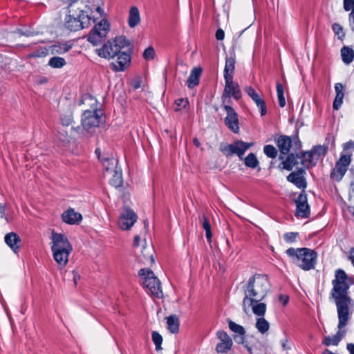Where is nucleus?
I'll return each instance as SVG.
<instances>
[{
    "label": "nucleus",
    "mask_w": 354,
    "mask_h": 354,
    "mask_svg": "<svg viewBox=\"0 0 354 354\" xmlns=\"http://www.w3.org/2000/svg\"><path fill=\"white\" fill-rule=\"evenodd\" d=\"M66 64V60L60 57L54 56L48 61V65L53 68H60Z\"/></svg>",
    "instance_id": "a19ab883"
},
{
    "label": "nucleus",
    "mask_w": 354,
    "mask_h": 354,
    "mask_svg": "<svg viewBox=\"0 0 354 354\" xmlns=\"http://www.w3.org/2000/svg\"><path fill=\"white\" fill-rule=\"evenodd\" d=\"M296 216L302 218H308L310 215V207L307 202V196L303 191L296 200Z\"/></svg>",
    "instance_id": "2eb2a0df"
},
{
    "label": "nucleus",
    "mask_w": 354,
    "mask_h": 354,
    "mask_svg": "<svg viewBox=\"0 0 354 354\" xmlns=\"http://www.w3.org/2000/svg\"><path fill=\"white\" fill-rule=\"evenodd\" d=\"M256 19L254 9L250 6L248 10L241 12L238 16L237 22L242 26H245V30L253 24Z\"/></svg>",
    "instance_id": "f3484780"
},
{
    "label": "nucleus",
    "mask_w": 354,
    "mask_h": 354,
    "mask_svg": "<svg viewBox=\"0 0 354 354\" xmlns=\"http://www.w3.org/2000/svg\"><path fill=\"white\" fill-rule=\"evenodd\" d=\"M350 162L351 158L349 156H342L336 162L334 169L330 173L331 179L339 181L347 171Z\"/></svg>",
    "instance_id": "9d476101"
},
{
    "label": "nucleus",
    "mask_w": 354,
    "mask_h": 354,
    "mask_svg": "<svg viewBox=\"0 0 354 354\" xmlns=\"http://www.w3.org/2000/svg\"><path fill=\"white\" fill-rule=\"evenodd\" d=\"M167 328L171 333H177L179 330L180 322L177 316L171 315L167 317Z\"/></svg>",
    "instance_id": "7c9ffc66"
},
{
    "label": "nucleus",
    "mask_w": 354,
    "mask_h": 354,
    "mask_svg": "<svg viewBox=\"0 0 354 354\" xmlns=\"http://www.w3.org/2000/svg\"><path fill=\"white\" fill-rule=\"evenodd\" d=\"M228 324H229L230 329L232 331H233L235 333V335H238V334L245 335V331L244 328L242 326L237 324L231 320H230L228 322Z\"/></svg>",
    "instance_id": "49530a36"
},
{
    "label": "nucleus",
    "mask_w": 354,
    "mask_h": 354,
    "mask_svg": "<svg viewBox=\"0 0 354 354\" xmlns=\"http://www.w3.org/2000/svg\"><path fill=\"white\" fill-rule=\"evenodd\" d=\"M292 141L288 136H281L277 140V146L281 151L279 159L283 160L284 157L282 155H286L289 153L291 147Z\"/></svg>",
    "instance_id": "b1692460"
},
{
    "label": "nucleus",
    "mask_w": 354,
    "mask_h": 354,
    "mask_svg": "<svg viewBox=\"0 0 354 354\" xmlns=\"http://www.w3.org/2000/svg\"><path fill=\"white\" fill-rule=\"evenodd\" d=\"M298 157H299V155L295 156L293 153L289 154L286 160H283L281 162L283 168L288 171L292 170L293 167L298 163Z\"/></svg>",
    "instance_id": "c9c22d12"
},
{
    "label": "nucleus",
    "mask_w": 354,
    "mask_h": 354,
    "mask_svg": "<svg viewBox=\"0 0 354 354\" xmlns=\"http://www.w3.org/2000/svg\"><path fill=\"white\" fill-rule=\"evenodd\" d=\"M82 104H89L93 111L86 110L82 115V125L84 133L91 136L96 131L100 124L103 122L102 112L96 110V100L90 95H84L81 100Z\"/></svg>",
    "instance_id": "20e7f679"
},
{
    "label": "nucleus",
    "mask_w": 354,
    "mask_h": 354,
    "mask_svg": "<svg viewBox=\"0 0 354 354\" xmlns=\"http://www.w3.org/2000/svg\"><path fill=\"white\" fill-rule=\"evenodd\" d=\"M252 308V313L258 317H264L266 312V304L260 301L252 302V305H247L248 310Z\"/></svg>",
    "instance_id": "cd10ccee"
},
{
    "label": "nucleus",
    "mask_w": 354,
    "mask_h": 354,
    "mask_svg": "<svg viewBox=\"0 0 354 354\" xmlns=\"http://www.w3.org/2000/svg\"><path fill=\"white\" fill-rule=\"evenodd\" d=\"M155 50L153 47L149 46L143 53V57L146 60H151L155 57Z\"/></svg>",
    "instance_id": "3c124183"
},
{
    "label": "nucleus",
    "mask_w": 354,
    "mask_h": 354,
    "mask_svg": "<svg viewBox=\"0 0 354 354\" xmlns=\"http://www.w3.org/2000/svg\"><path fill=\"white\" fill-rule=\"evenodd\" d=\"M354 8V0H344V8L348 11Z\"/></svg>",
    "instance_id": "13d9d810"
},
{
    "label": "nucleus",
    "mask_w": 354,
    "mask_h": 354,
    "mask_svg": "<svg viewBox=\"0 0 354 354\" xmlns=\"http://www.w3.org/2000/svg\"><path fill=\"white\" fill-rule=\"evenodd\" d=\"M139 276L142 278V283L144 288L151 295L158 298H161L163 296L160 282L151 270L146 268L140 270Z\"/></svg>",
    "instance_id": "0eeeda50"
},
{
    "label": "nucleus",
    "mask_w": 354,
    "mask_h": 354,
    "mask_svg": "<svg viewBox=\"0 0 354 354\" xmlns=\"http://www.w3.org/2000/svg\"><path fill=\"white\" fill-rule=\"evenodd\" d=\"M225 85L222 95V98H230L233 97L235 100H239L241 97V92L239 84L233 82V78L225 79Z\"/></svg>",
    "instance_id": "f8f14e48"
},
{
    "label": "nucleus",
    "mask_w": 354,
    "mask_h": 354,
    "mask_svg": "<svg viewBox=\"0 0 354 354\" xmlns=\"http://www.w3.org/2000/svg\"><path fill=\"white\" fill-rule=\"evenodd\" d=\"M304 172V170L300 169L297 172L290 173L287 177V179L299 188H305L306 187V183L304 178L302 176Z\"/></svg>",
    "instance_id": "5701e85b"
},
{
    "label": "nucleus",
    "mask_w": 354,
    "mask_h": 354,
    "mask_svg": "<svg viewBox=\"0 0 354 354\" xmlns=\"http://www.w3.org/2000/svg\"><path fill=\"white\" fill-rule=\"evenodd\" d=\"M68 15L65 18L64 26L71 31H77L91 26V17L88 15V7L86 2L70 3Z\"/></svg>",
    "instance_id": "7ed1b4c3"
},
{
    "label": "nucleus",
    "mask_w": 354,
    "mask_h": 354,
    "mask_svg": "<svg viewBox=\"0 0 354 354\" xmlns=\"http://www.w3.org/2000/svg\"><path fill=\"white\" fill-rule=\"evenodd\" d=\"M201 224H202V227L205 230L206 238L207 239L208 241L210 242L212 236V234L211 232V225H210L209 220L205 215H203V216H202Z\"/></svg>",
    "instance_id": "37998d69"
},
{
    "label": "nucleus",
    "mask_w": 354,
    "mask_h": 354,
    "mask_svg": "<svg viewBox=\"0 0 354 354\" xmlns=\"http://www.w3.org/2000/svg\"><path fill=\"white\" fill-rule=\"evenodd\" d=\"M215 36H216V39L220 40V41L223 40L225 37L224 31L221 28L218 29L216 32Z\"/></svg>",
    "instance_id": "052dcab7"
},
{
    "label": "nucleus",
    "mask_w": 354,
    "mask_h": 354,
    "mask_svg": "<svg viewBox=\"0 0 354 354\" xmlns=\"http://www.w3.org/2000/svg\"><path fill=\"white\" fill-rule=\"evenodd\" d=\"M217 337L220 342L216 345V351L220 353L227 352L232 346V341L230 337L223 330H220L217 333Z\"/></svg>",
    "instance_id": "a211bd4d"
},
{
    "label": "nucleus",
    "mask_w": 354,
    "mask_h": 354,
    "mask_svg": "<svg viewBox=\"0 0 354 354\" xmlns=\"http://www.w3.org/2000/svg\"><path fill=\"white\" fill-rule=\"evenodd\" d=\"M277 92L279 104L281 107H283L286 105V100L283 95V88L281 84L277 83Z\"/></svg>",
    "instance_id": "a18cd8bd"
},
{
    "label": "nucleus",
    "mask_w": 354,
    "mask_h": 354,
    "mask_svg": "<svg viewBox=\"0 0 354 354\" xmlns=\"http://www.w3.org/2000/svg\"><path fill=\"white\" fill-rule=\"evenodd\" d=\"M109 30V24L106 19H102L91 30L88 35V41L96 46L106 37Z\"/></svg>",
    "instance_id": "1a4fd4ad"
},
{
    "label": "nucleus",
    "mask_w": 354,
    "mask_h": 354,
    "mask_svg": "<svg viewBox=\"0 0 354 354\" xmlns=\"http://www.w3.org/2000/svg\"><path fill=\"white\" fill-rule=\"evenodd\" d=\"M268 290L269 281L266 275L254 274L250 277L243 287L245 295L242 304L243 311L248 313L247 305L262 301L266 297Z\"/></svg>",
    "instance_id": "f03ea898"
},
{
    "label": "nucleus",
    "mask_w": 354,
    "mask_h": 354,
    "mask_svg": "<svg viewBox=\"0 0 354 354\" xmlns=\"http://www.w3.org/2000/svg\"><path fill=\"white\" fill-rule=\"evenodd\" d=\"M109 178L111 185L116 188L121 187L123 183L121 169L119 168L118 169L115 170Z\"/></svg>",
    "instance_id": "473e14b6"
},
{
    "label": "nucleus",
    "mask_w": 354,
    "mask_h": 354,
    "mask_svg": "<svg viewBox=\"0 0 354 354\" xmlns=\"http://www.w3.org/2000/svg\"><path fill=\"white\" fill-rule=\"evenodd\" d=\"M341 55L344 62L346 64H349L352 62L354 57V51L353 49L344 46L341 50Z\"/></svg>",
    "instance_id": "58836bf2"
},
{
    "label": "nucleus",
    "mask_w": 354,
    "mask_h": 354,
    "mask_svg": "<svg viewBox=\"0 0 354 354\" xmlns=\"http://www.w3.org/2000/svg\"><path fill=\"white\" fill-rule=\"evenodd\" d=\"M48 53V50L46 48H41V51L37 50V53H34L30 56L31 57H39V56H45Z\"/></svg>",
    "instance_id": "bf43d9fd"
},
{
    "label": "nucleus",
    "mask_w": 354,
    "mask_h": 354,
    "mask_svg": "<svg viewBox=\"0 0 354 354\" xmlns=\"http://www.w3.org/2000/svg\"><path fill=\"white\" fill-rule=\"evenodd\" d=\"M73 282H74L75 285H76L77 283V281L80 279V274H77V272L75 270L73 271Z\"/></svg>",
    "instance_id": "338daca9"
},
{
    "label": "nucleus",
    "mask_w": 354,
    "mask_h": 354,
    "mask_svg": "<svg viewBox=\"0 0 354 354\" xmlns=\"http://www.w3.org/2000/svg\"><path fill=\"white\" fill-rule=\"evenodd\" d=\"M82 215L80 213L76 212L72 208L68 209L62 214L63 221L70 225L77 224L82 221Z\"/></svg>",
    "instance_id": "4be33fe9"
},
{
    "label": "nucleus",
    "mask_w": 354,
    "mask_h": 354,
    "mask_svg": "<svg viewBox=\"0 0 354 354\" xmlns=\"http://www.w3.org/2000/svg\"><path fill=\"white\" fill-rule=\"evenodd\" d=\"M21 239L15 232H10L5 236L6 243L15 253H17L20 248Z\"/></svg>",
    "instance_id": "393cba45"
},
{
    "label": "nucleus",
    "mask_w": 354,
    "mask_h": 354,
    "mask_svg": "<svg viewBox=\"0 0 354 354\" xmlns=\"http://www.w3.org/2000/svg\"><path fill=\"white\" fill-rule=\"evenodd\" d=\"M332 28L335 35H338L339 39H342L344 37L345 34L343 32V28L339 24H333Z\"/></svg>",
    "instance_id": "864d4df0"
},
{
    "label": "nucleus",
    "mask_w": 354,
    "mask_h": 354,
    "mask_svg": "<svg viewBox=\"0 0 354 354\" xmlns=\"http://www.w3.org/2000/svg\"><path fill=\"white\" fill-rule=\"evenodd\" d=\"M71 46L67 44H55L50 46L51 53L53 55L62 54L68 52Z\"/></svg>",
    "instance_id": "79ce46f5"
},
{
    "label": "nucleus",
    "mask_w": 354,
    "mask_h": 354,
    "mask_svg": "<svg viewBox=\"0 0 354 354\" xmlns=\"http://www.w3.org/2000/svg\"><path fill=\"white\" fill-rule=\"evenodd\" d=\"M224 109L227 112V116L225 118V124L234 133H238L239 131L238 115L234 109L229 105H224Z\"/></svg>",
    "instance_id": "4468645a"
},
{
    "label": "nucleus",
    "mask_w": 354,
    "mask_h": 354,
    "mask_svg": "<svg viewBox=\"0 0 354 354\" xmlns=\"http://www.w3.org/2000/svg\"><path fill=\"white\" fill-rule=\"evenodd\" d=\"M136 221L137 215L134 212L128 207H124L118 220V225L122 230H128Z\"/></svg>",
    "instance_id": "9b49d317"
},
{
    "label": "nucleus",
    "mask_w": 354,
    "mask_h": 354,
    "mask_svg": "<svg viewBox=\"0 0 354 354\" xmlns=\"http://www.w3.org/2000/svg\"><path fill=\"white\" fill-rule=\"evenodd\" d=\"M175 103L178 106V108L176 109V111H179L181 108H185L189 104L188 100L183 98L176 100Z\"/></svg>",
    "instance_id": "6e6d98bb"
},
{
    "label": "nucleus",
    "mask_w": 354,
    "mask_h": 354,
    "mask_svg": "<svg viewBox=\"0 0 354 354\" xmlns=\"http://www.w3.org/2000/svg\"><path fill=\"white\" fill-rule=\"evenodd\" d=\"M115 62L110 64L111 68L115 71H122L130 62V55L126 53H119Z\"/></svg>",
    "instance_id": "aec40b11"
},
{
    "label": "nucleus",
    "mask_w": 354,
    "mask_h": 354,
    "mask_svg": "<svg viewBox=\"0 0 354 354\" xmlns=\"http://www.w3.org/2000/svg\"><path fill=\"white\" fill-rule=\"evenodd\" d=\"M138 259L143 263H146L147 261H149L151 263H154L153 250L150 245L143 246V249L141 250V255L138 256Z\"/></svg>",
    "instance_id": "c85d7f7f"
},
{
    "label": "nucleus",
    "mask_w": 354,
    "mask_h": 354,
    "mask_svg": "<svg viewBox=\"0 0 354 354\" xmlns=\"http://www.w3.org/2000/svg\"><path fill=\"white\" fill-rule=\"evenodd\" d=\"M51 250L57 268L62 270L68 263V256L73 250L68 238L63 234L52 232Z\"/></svg>",
    "instance_id": "39448f33"
},
{
    "label": "nucleus",
    "mask_w": 354,
    "mask_h": 354,
    "mask_svg": "<svg viewBox=\"0 0 354 354\" xmlns=\"http://www.w3.org/2000/svg\"><path fill=\"white\" fill-rule=\"evenodd\" d=\"M140 21V12L137 7L132 6L129 10L128 23L131 28H134Z\"/></svg>",
    "instance_id": "bb28decb"
},
{
    "label": "nucleus",
    "mask_w": 354,
    "mask_h": 354,
    "mask_svg": "<svg viewBox=\"0 0 354 354\" xmlns=\"http://www.w3.org/2000/svg\"><path fill=\"white\" fill-rule=\"evenodd\" d=\"M234 339L236 343L242 344L247 350L249 348L250 344H253L257 342V338L254 336L245 337V335L240 334L234 335Z\"/></svg>",
    "instance_id": "a878e982"
},
{
    "label": "nucleus",
    "mask_w": 354,
    "mask_h": 354,
    "mask_svg": "<svg viewBox=\"0 0 354 354\" xmlns=\"http://www.w3.org/2000/svg\"><path fill=\"white\" fill-rule=\"evenodd\" d=\"M60 122L62 127H73V124L74 120L72 112L71 111H68L66 113H62L60 117Z\"/></svg>",
    "instance_id": "4c0bfd02"
},
{
    "label": "nucleus",
    "mask_w": 354,
    "mask_h": 354,
    "mask_svg": "<svg viewBox=\"0 0 354 354\" xmlns=\"http://www.w3.org/2000/svg\"><path fill=\"white\" fill-rule=\"evenodd\" d=\"M314 155L313 154L312 151H306L303 153H301L299 157H298L299 159H301V163L306 167L309 168L313 165V156Z\"/></svg>",
    "instance_id": "ea45409f"
},
{
    "label": "nucleus",
    "mask_w": 354,
    "mask_h": 354,
    "mask_svg": "<svg viewBox=\"0 0 354 354\" xmlns=\"http://www.w3.org/2000/svg\"><path fill=\"white\" fill-rule=\"evenodd\" d=\"M344 94H336L335 100L333 102V107L335 110H338L342 104Z\"/></svg>",
    "instance_id": "5fc2aeb1"
},
{
    "label": "nucleus",
    "mask_w": 354,
    "mask_h": 354,
    "mask_svg": "<svg viewBox=\"0 0 354 354\" xmlns=\"http://www.w3.org/2000/svg\"><path fill=\"white\" fill-rule=\"evenodd\" d=\"M313 155H317V156H321L325 155L327 151V147L325 146H316L311 151Z\"/></svg>",
    "instance_id": "603ef678"
},
{
    "label": "nucleus",
    "mask_w": 354,
    "mask_h": 354,
    "mask_svg": "<svg viewBox=\"0 0 354 354\" xmlns=\"http://www.w3.org/2000/svg\"><path fill=\"white\" fill-rule=\"evenodd\" d=\"M96 53L100 57L109 59L118 55L119 48L112 41H108L102 48L96 49Z\"/></svg>",
    "instance_id": "dca6fc26"
},
{
    "label": "nucleus",
    "mask_w": 354,
    "mask_h": 354,
    "mask_svg": "<svg viewBox=\"0 0 354 354\" xmlns=\"http://www.w3.org/2000/svg\"><path fill=\"white\" fill-rule=\"evenodd\" d=\"M267 156L274 158L277 155V150L272 145H266L263 149Z\"/></svg>",
    "instance_id": "8fccbe9b"
},
{
    "label": "nucleus",
    "mask_w": 354,
    "mask_h": 354,
    "mask_svg": "<svg viewBox=\"0 0 354 354\" xmlns=\"http://www.w3.org/2000/svg\"><path fill=\"white\" fill-rule=\"evenodd\" d=\"M114 45L119 48V53H121L120 50L129 46V41L123 36L118 37L114 40L112 41Z\"/></svg>",
    "instance_id": "c03bdc74"
},
{
    "label": "nucleus",
    "mask_w": 354,
    "mask_h": 354,
    "mask_svg": "<svg viewBox=\"0 0 354 354\" xmlns=\"http://www.w3.org/2000/svg\"><path fill=\"white\" fill-rule=\"evenodd\" d=\"M245 164L248 167L255 168L258 165L259 162L256 156L251 153L245 158Z\"/></svg>",
    "instance_id": "de8ad7c7"
},
{
    "label": "nucleus",
    "mask_w": 354,
    "mask_h": 354,
    "mask_svg": "<svg viewBox=\"0 0 354 354\" xmlns=\"http://www.w3.org/2000/svg\"><path fill=\"white\" fill-rule=\"evenodd\" d=\"M245 93L252 99L256 105L260 109L261 115H264L267 113L266 102L256 91L251 86L245 88Z\"/></svg>",
    "instance_id": "6ab92c4d"
},
{
    "label": "nucleus",
    "mask_w": 354,
    "mask_h": 354,
    "mask_svg": "<svg viewBox=\"0 0 354 354\" xmlns=\"http://www.w3.org/2000/svg\"><path fill=\"white\" fill-rule=\"evenodd\" d=\"M353 281L348 278L342 270H337L335 279L333 281L332 296L335 299L339 318L338 328L341 329L346 325L348 319V304L351 299L348 296V290Z\"/></svg>",
    "instance_id": "f257e3e1"
},
{
    "label": "nucleus",
    "mask_w": 354,
    "mask_h": 354,
    "mask_svg": "<svg viewBox=\"0 0 354 354\" xmlns=\"http://www.w3.org/2000/svg\"><path fill=\"white\" fill-rule=\"evenodd\" d=\"M255 327L260 333L265 334L270 328V323L264 317H259L257 318Z\"/></svg>",
    "instance_id": "f704fd0d"
},
{
    "label": "nucleus",
    "mask_w": 354,
    "mask_h": 354,
    "mask_svg": "<svg viewBox=\"0 0 354 354\" xmlns=\"http://www.w3.org/2000/svg\"><path fill=\"white\" fill-rule=\"evenodd\" d=\"M235 59L233 57L227 58L224 70V78H233Z\"/></svg>",
    "instance_id": "2f4dec72"
},
{
    "label": "nucleus",
    "mask_w": 354,
    "mask_h": 354,
    "mask_svg": "<svg viewBox=\"0 0 354 354\" xmlns=\"http://www.w3.org/2000/svg\"><path fill=\"white\" fill-rule=\"evenodd\" d=\"M344 149H354V142L349 141V142H346L344 145Z\"/></svg>",
    "instance_id": "0e129e2a"
},
{
    "label": "nucleus",
    "mask_w": 354,
    "mask_h": 354,
    "mask_svg": "<svg viewBox=\"0 0 354 354\" xmlns=\"http://www.w3.org/2000/svg\"><path fill=\"white\" fill-rule=\"evenodd\" d=\"M252 145V142H245L242 140H236L232 144H221L220 150L227 157L236 155L239 158L243 159V156L245 152Z\"/></svg>",
    "instance_id": "6e6552de"
},
{
    "label": "nucleus",
    "mask_w": 354,
    "mask_h": 354,
    "mask_svg": "<svg viewBox=\"0 0 354 354\" xmlns=\"http://www.w3.org/2000/svg\"><path fill=\"white\" fill-rule=\"evenodd\" d=\"M79 128L74 127H61L58 131L57 138L63 146H66L74 142L75 136L78 133Z\"/></svg>",
    "instance_id": "ddd939ff"
},
{
    "label": "nucleus",
    "mask_w": 354,
    "mask_h": 354,
    "mask_svg": "<svg viewBox=\"0 0 354 354\" xmlns=\"http://www.w3.org/2000/svg\"><path fill=\"white\" fill-rule=\"evenodd\" d=\"M152 339H153V343L156 345V349L157 351L160 350L162 348H161V344L162 342V336L158 332L153 331L152 333Z\"/></svg>",
    "instance_id": "09e8293b"
},
{
    "label": "nucleus",
    "mask_w": 354,
    "mask_h": 354,
    "mask_svg": "<svg viewBox=\"0 0 354 354\" xmlns=\"http://www.w3.org/2000/svg\"><path fill=\"white\" fill-rule=\"evenodd\" d=\"M279 300L282 302L283 306H286L289 300V297L287 295H280L279 296Z\"/></svg>",
    "instance_id": "e2e57ef3"
},
{
    "label": "nucleus",
    "mask_w": 354,
    "mask_h": 354,
    "mask_svg": "<svg viewBox=\"0 0 354 354\" xmlns=\"http://www.w3.org/2000/svg\"><path fill=\"white\" fill-rule=\"evenodd\" d=\"M281 346L283 350H290V347L288 345V339H285L281 341Z\"/></svg>",
    "instance_id": "69168bd1"
},
{
    "label": "nucleus",
    "mask_w": 354,
    "mask_h": 354,
    "mask_svg": "<svg viewBox=\"0 0 354 354\" xmlns=\"http://www.w3.org/2000/svg\"><path fill=\"white\" fill-rule=\"evenodd\" d=\"M298 234L297 232H290L286 233L284 235V239L287 242H293L295 241L296 237L297 236Z\"/></svg>",
    "instance_id": "4d7b16f0"
},
{
    "label": "nucleus",
    "mask_w": 354,
    "mask_h": 354,
    "mask_svg": "<svg viewBox=\"0 0 354 354\" xmlns=\"http://www.w3.org/2000/svg\"><path fill=\"white\" fill-rule=\"evenodd\" d=\"M201 75V69L200 68H194L187 80V86L190 88L198 85L199 83V77Z\"/></svg>",
    "instance_id": "c756f323"
},
{
    "label": "nucleus",
    "mask_w": 354,
    "mask_h": 354,
    "mask_svg": "<svg viewBox=\"0 0 354 354\" xmlns=\"http://www.w3.org/2000/svg\"><path fill=\"white\" fill-rule=\"evenodd\" d=\"M344 331L339 330L333 338L330 337V336L325 337L323 341V344H325L326 346H329L330 344L337 346L342 339V338L344 337Z\"/></svg>",
    "instance_id": "e433bc0d"
},
{
    "label": "nucleus",
    "mask_w": 354,
    "mask_h": 354,
    "mask_svg": "<svg viewBox=\"0 0 354 354\" xmlns=\"http://www.w3.org/2000/svg\"><path fill=\"white\" fill-rule=\"evenodd\" d=\"M286 254L292 258L295 264L304 270H309L315 268L317 253L310 249L290 248L286 250Z\"/></svg>",
    "instance_id": "423d86ee"
},
{
    "label": "nucleus",
    "mask_w": 354,
    "mask_h": 354,
    "mask_svg": "<svg viewBox=\"0 0 354 354\" xmlns=\"http://www.w3.org/2000/svg\"><path fill=\"white\" fill-rule=\"evenodd\" d=\"M102 163L104 168L103 174L106 178H110L112 173L120 168L118 166V159L113 157L103 159Z\"/></svg>",
    "instance_id": "412c9836"
},
{
    "label": "nucleus",
    "mask_w": 354,
    "mask_h": 354,
    "mask_svg": "<svg viewBox=\"0 0 354 354\" xmlns=\"http://www.w3.org/2000/svg\"><path fill=\"white\" fill-rule=\"evenodd\" d=\"M336 94H344L343 93V85L341 83H337L335 86Z\"/></svg>",
    "instance_id": "680f3d73"
},
{
    "label": "nucleus",
    "mask_w": 354,
    "mask_h": 354,
    "mask_svg": "<svg viewBox=\"0 0 354 354\" xmlns=\"http://www.w3.org/2000/svg\"><path fill=\"white\" fill-rule=\"evenodd\" d=\"M248 351L250 354H267L266 348L257 339L256 343L250 344Z\"/></svg>",
    "instance_id": "72a5a7b5"
},
{
    "label": "nucleus",
    "mask_w": 354,
    "mask_h": 354,
    "mask_svg": "<svg viewBox=\"0 0 354 354\" xmlns=\"http://www.w3.org/2000/svg\"><path fill=\"white\" fill-rule=\"evenodd\" d=\"M347 349L350 352V354H354V344H347Z\"/></svg>",
    "instance_id": "774afa93"
}]
</instances>
